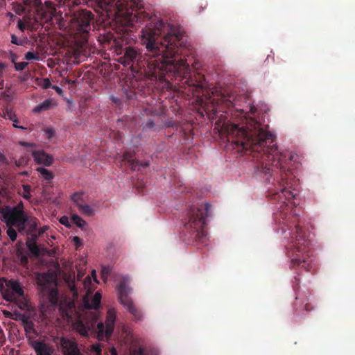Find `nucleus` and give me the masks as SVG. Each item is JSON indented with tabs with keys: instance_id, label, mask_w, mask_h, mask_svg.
I'll use <instances>...</instances> for the list:
<instances>
[{
	"instance_id": "nucleus-1",
	"label": "nucleus",
	"mask_w": 355,
	"mask_h": 355,
	"mask_svg": "<svg viewBox=\"0 0 355 355\" xmlns=\"http://www.w3.org/2000/svg\"><path fill=\"white\" fill-rule=\"evenodd\" d=\"M224 128L229 136L234 148L245 154H252V161L257 164L254 166V173L266 180L275 173H279L268 189V195L283 206L286 201L295 198V194L290 190L294 181L291 166L293 155L291 152L278 150L275 135L268 131V125L252 117H245L241 124L227 123Z\"/></svg>"
},
{
	"instance_id": "nucleus-2",
	"label": "nucleus",
	"mask_w": 355,
	"mask_h": 355,
	"mask_svg": "<svg viewBox=\"0 0 355 355\" xmlns=\"http://www.w3.org/2000/svg\"><path fill=\"white\" fill-rule=\"evenodd\" d=\"M141 44L146 46V53L143 55L139 49L129 45L133 40L128 34L114 37L112 33L101 35L99 40L103 44L111 45L114 53L122 55L119 62L124 66L138 67L151 78H163L162 64L167 58L178 53L180 49L175 41H181L182 31L180 28L162 21L150 23L141 31Z\"/></svg>"
},
{
	"instance_id": "nucleus-3",
	"label": "nucleus",
	"mask_w": 355,
	"mask_h": 355,
	"mask_svg": "<svg viewBox=\"0 0 355 355\" xmlns=\"http://www.w3.org/2000/svg\"><path fill=\"white\" fill-rule=\"evenodd\" d=\"M184 43V35L182 32L181 41H175L180 51L174 56L167 58L165 62L162 64L164 74L162 80H164L166 75L175 76L179 78L182 87L185 89L188 88L194 94H199L207 87V83L204 75L197 71L192 74L187 61L178 58L179 55L182 53V46ZM159 80H161V79Z\"/></svg>"
},
{
	"instance_id": "nucleus-4",
	"label": "nucleus",
	"mask_w": 355,
	"mask_h": 355,
	"mask_svg": "<svg viewBox=\"0 0 355 355\" xmlns=\"http://www.w3.org/2000/svg\"><path fill=\"white\" fill-rule=\"evenodd\" d=\"M211 205L206 202L198 207L192 205L189 207L185 218L182 236L188 243L194 242L203 243L207 234L204 230L206 218L209 216Z\"/></svg>"
},
{
	"instance_id": "nucleus-5",
	"label": "nucleus",
	"mask_w": 355,
	"mask_h": 355,
	"mask_svg": "<svg viewBox=\"0 0 355 355\" xmlns=\"http://www.w3.org/2000/svg\"><path fill=\"white\" fill-rule=\"evenodd\" d=\"M286 255L290 259L291 268L313 270V259L309 252V241L304 234H299L286 246Z\"/></svg>"
},
{
	"instance_id": "nucleus-6",
	"label": "nucleus",
	"mask_w": 355,
	"mask_h": 355,
	"mask_svg": "<svg viewBox=\"0 0 355 355\" xmlns=\"http://www.w3.org/2000/svg\"><path fill=\"white\" fill-rule=\"evenodd\" d=\"M70 21L80 33H88L94 24V15L86 9H69Z\"/></svg>"
},
{
	"instance_id": "nucleus-7",
	"label": "nucleus",
	"mask_w": 355,
	"mask_h": 355,
	"mask_svg": "<svg viewBox=\"0 0 355 355\" xmlns=\"http://www.w3.org/2000/svg\"><path fill=\"white\" fill-rule=\"evenodd\" d=\"M118 300L121 304L132 315L135 321L143 320V313L133 303L132 299L128 296L131 288L127 285L126 279L123 278L117 286Z\"/></svg>"
},
{
	"instance_id": "nucleus-8",
	"label": "nucleus",
	"mask_w": 355,
	"mask_h": 355,
	"mask_svg": "<svg viewBox=\"0 0 355 355\" xmlns=\"http://www.w3.org/2000/svg\"><path fill=\"white\" fill-rule=\"evenodd\" d=\"M2 214V220L6 225H23L26 221V216H27L24 211V207L23 202L20 201L15 207L6 206L1 211Z\"/></svg>"
},
{
	"instance_id": "nucleus-9",
	"label": "nucleus",
	"mask_w": 355,
	"mask_h": 355,
	"mask_svg": "<svg viewBox=\"0 0 355 355\" xmlns=\"http://www.w3.org/2000/svg\"><path fill=\"white\" fill-rule=\"evenodd\" d=\"M116 317V311L115 309H109L107 312V316L105 324L100 322L97 324V339L98 340H109L112 336Z\"/></svg>"
},
{
	"instance_id": "nucleus-10",
	"label": "nucleus",
	"mask_w": 355,
	"mask_h": 355,
	"mask_svg": "<svg viewBox=\"0 0 355 355\" xmlns=\"http://www.w3.org/2000/svg\"><path fill=\"white\" fill-rule=\"evenodd\" d=\"M37 284L44 296L52 305H56L58 302V291L56 284L49 281L46 275H40L37 279Z\"/></svg>"
},
{
	"instance_id": "nucleus-11",
	"label": "nucleus",
	"mask_w": 355,
	"mask_h": 355,
	"mask_svg": "<svg viewBox=\"0 0 355 355\" xmlns=\"http://www.w3.org/2000/svg\"><path fill=\"white\" fill-rule=\"evenodd\" d=\"M283 218L284 226L281 227L283 234H285V237H289L291 241L295 239V237L299 234H304L302 229L300 226L298 219L296 216H293L294 220L289 218Z\"/></svg>"
},
{
	"instance_id": "nucleus-12",
	"label": "nucleus",
	"mask_w": 355,
	"mask_h": 355,
	"mask_svg": "<svg viewBox=\"0 0 355 355\" xmlns=\"http://www.w3.org/2000/svg\"><path fill=\"white\" fill-rule=\"evenodd\" d=\"M59 345L63 355H83L80 352L76 342L73 340L61 337L59 339Z\"/></svg>"
},
{
	"instance_id": "nucleus-13",
	"label": "nucleus",
	"mask_w": 355,
	"mask_h": 355,
	"mask_svg": "<svg viewBox=\"0 0 355 355\" xmlns=\"http://www.w3.org/2000/svg\"><path fill=\"white\" fill-rule=\"evenodd\" d=\"M26 221L21 225H15L20 234H32L37 228V219L35 217L26 216Z\"/></svg>"
},
{
	"instance_id": "nucleus-14",
	"label": "nucleus",
	"mask_w": 355,
	"mask_h": 355,
	"mask_svg": "<svg viewBox=\"0 0 355 355\" xmlns=\"http://www.w3.org/2000/svg\"><path fill=\"white\" fill-rule=\"evenodd\" d=\"M96 322V318L93 321L85 322L83 320H78L73 324L74 329L76 331L83 336H87L89 332L92 330Z\"/></svg>"
},
{
	"instance_id": "nucleus-15",
	"label": "nucleus",
	"mask_w": 355,
	"mask_h": 355,
	"mask_svg": "<svg viewBox=\"0 0 355 355\" xmlns=\"http://www.w3.org/2000/svg\"><path fill=\"white\" fill-rule=\"evenodd\" d=\"M32 156L38 164L49 166L53 162V157L43 150H34L32 152Z\"/></svg>"
},
{
	"instance_id": "nucleus-16",
	"label": "nucleus",
	"mask_w": 355,
	"mask_h": 355,
	"mask_svg": "<svg viewBox=\"0 0 355 355\" xmlns=\"http://www.w3.org/2000/svg\"><path fill=\"white\" fill-rule=\"evenodd\" d=\"M0 282L6 283V286L18 297L24 296V289L20 283L15 279L6 280L4 277L0 278Z\"/></svg>"
},
{
	"instance_id": "nucleus-17",
	"label": "nucleus",
	"mask_w": 355,
	"mask_h": 355,
	"mask_svg": "<svg viewBox=\"0 0 355 355\" xmlns=\"http://www.w3.org/2000/svg\"><path fill=\"white\" fill-rule=\"evenodd\" d=\"M101 302V294L98 291L91 299L87 297H85L83 299L84 305L87 309H98L100 307Z\"/></svg>"
},
{
	"instance_id": "nucleus-18",
	"label": "nucleus",
	"mask_w": 355,
	"mask_h": 355,
	"mask_svg": "<svg viewBox=\"0 0 355 355\" xmlns=\"http://www.w3.org/2000/svg\"><path fill=\"white\" fill-rule=\"evenodd\" d=\"M33 347L36 355H53V348L42 341H35Z\"/></svg>"
},
{
	"instance_id": "nucleus-19",
	"label": "nucleus",
	"mask_w": 355,
	"mask_h": 355,
	"mask_svg": "<svg viewBox=\"0 0 355 355\" xmlns=\"http://www.w3.org/2000/svg\"><path fill=\"white\" fill-rule=\"evenodd\" d=\"M123 161L127 162L128 166L132 171L139 170V167H146L149 165L148 162L142 163L138 160H135L130 153H125L123 155Z\"/></svg>"
},
{
	"instance_id": "nucleus-20",
	"label": "nucleus",
	"mask_w": 355,
	"mask_h": 355,
	"mask_svg": "<svg viewBox=\"0 0 355 355\" xmlns=\"http://www.w3.org/2000/svg\"><path fill=\"white\" fill-rule=\"evenodd\" d=\"M52 105H53L52 100L50 98L46 99L45 101H44L43 102H42L41 103H40L39 105L35 106L33 108V111L35 113H40L43 111H46V110H49L52 107Z\"/></svg>"
},
{
	"instance_id": "nucleus-21",
	"label": "nucleus",
	"mask_w": 355,
	"mask_h": 355,
	"mask_svg": "<svg viewBox=\"0 0 355 355\" xmlns=\"http://www.w3.org/2000/svg\"><path fill=\"white\" fill-rule=\"evenodd\" d=\"M36 170L40 173V177L46 180V183H50L54 177L52 172L45 168L38 167Z\"/></svg>"
},
{
	"instance_id": "nucleus-22",
	"label": "nucleus",
	"mask_w": 355,
	"mask_h": 355,
	"mask_svg": "<svg viewBox=\"0 0 355 355\" xmlns=\"http://www.w3.org/2000/svg\"><path fill=\"white\" fill-rule=\"evenodd\" d=\"M78 208L82 214L86 215L87 216H92L95 214L94 209L88 205L78 203Z\"/></svg>"
},
{
	"instance_id": "nucleus-23",
	"label": "nucleus",
	"mask_w": 355,
	"mask_h": 355,
	"mask_svg": "<svg viewBox=\"0 0 355 355\" xmlns=\"http://www.w3.org/2000/svg\"><path fill=\"white\" fill-rule=\"evenodd\" d=\"M26 246L30 252L35 257H38L40 254V249L35 243V239L33 241H27Z\"/></svg>"
},
{
	"instance_id": "nucleus-24",
	"label": "nucleus",
	"mask_w": 355,
	"mask_h": 355,
	"mask_svg": "<svg viewBox=\"0 0 355 355\" xmlns=\"http://www.w3.org/2000/svg\"><path fill=\"white\" fill-rule=\"evenodd\" d=\"M71 221L78 227L83 228L86 225V222L79 216L74 214L71 216Z\"/></svg>"
},
{
	"instance_id": "nucleus-25",
	"label": "nucleus",
	"mask_w": 355,
	"mask_h": 355,
	"mask_svg": "<svg viewBox=\"0 0 355 355\" xmlns=\"http://www.w3.org/2000/svg\"><path fill=\"white\" fill-rule=\"evenodd\" d=\"M8 226V230H7V234L8 236H9L10 239L14 242L16 241L17 239V231L13 228V227H15V225H7Z\"/></svg>"
},
{
	"instance_id": "nucleus-26",
	"label": "nucleus",
	"mask_w": 355,
	"mask_h": 355,
	"mask_svg": "<svg viewBox=\"0 0 355 355\" xmlns=\"http://www.w3.org/2000/svg\"><path fill=\"white\" fill-rule=\"evenodd\" d=\"M217 101H220L221 102L225 103L227 106L232 105L231 96H227L223 93L220 92V94H217Z\"/></svg>"
},
{
	"instance_id": "nucleus-27",
	"label": "nucleus",
	"mask_w": 355,
	"mask_h": 355,
	"mask_svg": "<svg viewBox=\"0 0 355 355\" xmlns=\"http://www.w3.org/2000/svg\"><path fill=\"white\" fill-rule=\"evenodd\" d=\"M23 193H19L21 196L26 199V200H30L31 198V195L30 194V192L31 191V187L29 184H23Z\"/></svg>"
},
{
	"instance_id": "nucleus-28",
	"label": "nucleus",
	"mask_w": 355,
	"mask_h": 355,
	"mask_svg": "<svg viewBox=\"0 0 355 355\" xmlns=\"http://www.w3.org/2000/svg\"><path fill=\"white\" fill-rule=\"evenodd\" d=\"M25 58L27 60H38L40 57L38 53H33L31 51H28L25 54Z\"/></svg>"
},
{
	"instance_id": "nucleus-29",
	"label": "nucleus",
	"mask_w": 355,
	"mask_h": 355,
	"mask_svg": "<svg viewBox=\"0 0 355 355\" xmlns=\"http://www.w3.org/2000/svg\"><path fill=\"white\" fill-rule=\"evenodd\" d=\"M91 352L95 355H101V345L99 343L92 345Z\"/></svg>"
},
{
	"instance_id": "nucleus-30",
	"label": "nucleus",
	"mask_w": 355,
	"mask_h": 355,
	"mask_svg": "<svg viewBox=\"0 0 355 355\" xmlns=\"http://www.w3.org/2000/svg\"><path fill=\"white\" fill-rule=\"evenodd\" d=\"M83 193H75L71 196V200L76 204L78 207V203L82 200Z\"/></svg>"
},
{
	"instance_id": "nucleus-31",
	"label": "nucleus",
	"mask_w": 355,
	"mask_h": 355,
	"mask_svg": "<svg viewBox=\"0 0 355 355\" xmlns=\"http://www.w3.org/2000/svg\"><path fill=\"white\" fill-rule=\"evenodd\" d=\"M28 158L26 157H21L19 159L15 161V164L17 166H25L28 164Z\"/></svg>"
},
{
	"instance_id": "nucleus-32",
	"label": "nucleus",
	"mask_w": 355,
	"mask_h": 355,
	"mask_svg": "<svg viewBox=\"0 0 355 355\" xmlns=\"http://www.w3.org/2000/svg\"><path fill=\"white\" fill-rule=\"evenodd\" d=\"M28 66V63L25 62H20L15 63V68L17 71H22Z\"/></svg>"
},
{
	"instance_id": "nucleus-33",
	"label": "nucleus",
	"mask_w": 355,
	"mask_h": 355,
	"mask_svg": "<svg viewBox=\"0 0 355 355\" xmlns=\"http://www.w3.org/2000/svg\"><path fill=\"white\" fill-rule=\"evenodd\" d=\"M11 42L14 44L21 46L24 44V41L19 39L15 35H11Z\"/></svg>"
},
{
	"instance_id": "nucleus-34",
	"label": "nucleus",
	"mask_w": 355,
	"mask_h": 355,
	"mask_svg": "<svg viewBox=\"0 0 355 355\" xmlns=\"http://www.w3.org/2000/svg\"><path fill=\"white\" fill-rule=\"evenodd\" d=\"M60 223L62 224V225H64L67 227H69L70 225H69V219L67 216H62L60 219Z\"/></svg>"
},
{
	"instance_id": "nucleus-35",
	"label": "nucleus",
	"mask_w": 355,
	"mask_h": 355,
	"mask_svg": "<svg viewBox=\"0 0 355 355\" xmlns=\"http://www.w3.org/2000/svg\"><path fill=\"white\" fill-rule=\"evenodd\" d=\"M154 126H155V123H154L153 120L152 119H148L145 125V128L151 129V128H153Z\"/></svg>"
},
{
	"instance_id": "nucleus-36",
	"label": "nucleus",
	"mask_w": 355,
	"mask_h": 355,
	"mask_svg": "<svg viewBox=\"0 0 355 355\" xmlns=\"http://www.w3.org/2000/svg\"><path fill=\"white\" fill-rule=\"evenodd\" d=\"M45 132L49 139L52 138L55 135V130L53 128L46 129Z\"/></svg>"
},
{
	"instance_id": "nucleus-37",
	"label": "nucleus",
	"mask_w": 355,
	"mask_h": 355,
	"mask_svg": "<svg viewBox=\"0 0 355 355\" xmlns=\"http://www.w3.org/2000/svg\"><path fill=\"white\" fill-rule=\"evenodd\" d=\"M73 241L77 248H79L82 244L81 239L78 236H74L73 238Z\"/></svg>"
},
{
	"instance_id": "nucleus-38",
	"label": "nucleus",
	"mask_w": 355,
	"mask_h": 355,
	"mask_svg": "<svg viewBox=\"0 0 355 355\" xmlns=\"http://www.w3.org/2000/svg\"><path fill=\"white\" fill-rule=\"evenodd\" d=\"M133 355H144V349L141 347H139L138 349L134 352Z\"/></svg>"
},
{
	"instance_id": "nucleus-39",
	"label": "nucleus",
	"mask_w": 355,
	"mask_h": 355,
	"mask_svg": "<svg viewBox=\"0 0 355 355\" xmlns=\"http://www.w3.org/2000/svg\"><path fill=\"white\" fill-rule=\"evenodd\" d=\"M28 235H31V239H28V241H33L35 239V242L37 240V238L39 236L38 234H36L35 232H33L32 234H27Z\"/></svg>"
},
{
	"instance_id": "nucleus-40",
	"label": "nucleus",
	"mask_w": 355,
	"mask_h": 355,
	"mask_svg": "<svg viewBox=\"0 0 355 355\" xmlns=\"http://www.w3.org/2000/svg\"><path fill=\"white\" fill-rule=\"evenodd\" d=\"M110 272L109 267H103L102 269V275L104 277L105 275H107Z\"/></svg>"
},
{
	"instance_id": "nucleus-41",
	"label": "nucleus",
	"mask_w": 355,
	"mask_h": 355,
	"mask_svg": "<svg viewBox=\"0 0 355 355\" xmlns=\"http://www.w3.org/2000/svg\"><path fill=\"white\" fill-rule=\"evenodd\" d=\"M51 86V82L48 78L44 80V87L49 88Z\"/></svg>"
},
{
	"instance_id": "nucleus-42",
	"label": "nucleus",
	"mask_w": 355,
	"mask_h": 355,
	"mask_svg": "<svg viewBox=\"0 0 355 355\" xmlns=\"http://www.w3.org/2000/svg\"><path fill=\"white\" fill-rule=\"evenodd\" d=\"M18 27L22 31L25 29V25L21 20L18 21Z\"/></svg>"
},
{
	"instance_id": "nucleus-43",
	"label": "nucleus",
	"mask_w": 355,
	"mask_h": 355,
	"mask_svg": "<svg viewBox=\"0 0 355 355\" xmlns=\"http://www.w3.org/2000/svg\"><path fill=\"white\" fill-rule=\"evenodd\" d=\"M304 309L306 311H310L313 309V307L309 303H306L304 306Z\"/></svg>"
},
{
	"instance_id": "nucleus-44",
	"label": "nucleus",
	"mask_w": 355,
	"mask_h": 355,
	"mask_svg": "<svg viewBox=\"0 0 355 355\" xmlns=\"http://www.w3.org/2000/svg\"><path fill=\"white\" fill-rule=\"evenodd\" d=\"M10 119L13 121L14 123H13V126L15 128H21V129H25V128H24L23 126H19L17 125V123H16L17 122V119H12V117H10Z\"/></svg>"
},
{
	"instance_id": "nucleus-45",
	"label": "nucleus",
	"mask_w": 355,
	"mask_h": 355,
	"mask_svg": "<svg viewBox=\"0 0 355 355\" xmlns=\"http://www.w3.org/2000/svg\"><path fill=\"white\" fill-rule=\"evenodd\" d=\"M5 68H6V64L1 62L0 63V78L2 76L3 71Z\"/></svg>"
},
{
	"instance_id": "nucleus-46",
	"label": "nucleus",
	"mask_w": 355,
	"mask_h": 355,
	"mask_svg": "<svg viewBox=\"0 0 355 355\" xmlns=\"http://www.w3.org/2000/svg\"><path fill=\"white\" fill-rule=\"evenodd\" d=\"M0 292L2 293H7V291L5 289V286L2 282H0Z\"/></svg>"
},
{
	"instance_id": "nucleus-47",
	"label": "nucleus",
	"mask_w": 355,
	"mask_h": 355,
	"mask_svg": "<svg viewBox=\"0 0 355 355\" xmlns=\"http://www.w3.org/2000/svg\"><path fill=\"white\" fill-rule=\"evenodd\" d=\"M46 227H44L42 228H40L38 230V235L41 236L42 234H43L44 233V232L46 231Z\"/></svg>"
},
{
	"instance_id": "nucleus-48",
	"label": "nucleus",
	"mask_w": 355,
	"mask_h": 355,
	"mask_svg": "<svg viewBox=\"0 0 355 355\" xmlns=\"http://www.w3.org/2000/svg\"><path fill=\"white\" fill-rule=\"evenodd\" d=\"M21 263H28V259L26 257H24L21 258Z\"/></svg>"
},
{
	"instance_id": "nucleus-49",
	"label": "nucleus",
	"mask_w": 355,
	"mask_h": 355,
	"mask_svg": "<svg viewBox=\"0 0 355 355\" xmlns=\"http://www.w3.org/2000/svg\"><path fill=\"white\" fill-rule=\"evenodd\" d=\"M53 87L55 88V89L56 90V92H57L58 93H59V94H60V92H62V89H61L59 87L55 86V87Z\"/></svg>"
},
{
	"instance_id": "nucleus-50",
	"label": "nucleus",
	"mask_w": 355,
	"mask_h": 355,
	"mask_svg": "<svg viewBox=\"0 0 355 355\" xmlns=\"http://www.w3.org/2000/svg\"><path fill=\"white\" fill-rule=\"evenodd\" d=\"M255 111H256L255 107H252L250 108V112H251V113H252V114H253V113H254V112H255Z\"/></svg>"
},
{
	"instance_id": "nucleus-51",
	"label": "nucleus",
	"mask_w": 355,
	"mask_h": 355,
	"mask_svg": "<svg viewBox=\"0 0 355 355\" xmlns=\"http://www.w3.org/2000/svg\"><path fill=\"white\" fill-rule=\"evenodd\" d=\"M21 145L24 146H27L29 144L28 143H26V142H21Z\"/></svg>"
},
{
	"instance_id": "nucleus-52",
	"label": "nucleus",
	"mask_w": 355,
	"mask_h": 355,
	"mask_svg": "<svg viewBox=\"0 0 355 355\" xmlns=\"http://www.w3.org/2000/svg\"><path fill=\"white\" fill-rule=\"evenodd\" d=\"M112 354L116 355V349H112Z\"/></svg>"
},
{
	"instance_id": "nucleus-53",
	"label": "nucleus",
	"mask_w": 355,
	"mask_h": 355,
	"mask_svg": "<svg viewBox=\"0 0 355 355\" xmlns=\"http://www.w3.org/2000/svg\"><path fill=\"white\" fill-rule=\"evenodd\" d=\"M92 275H94V279L96 280V277L95 275V271L94 270L93 271Z\"/></svg>"
}]
</instances>
